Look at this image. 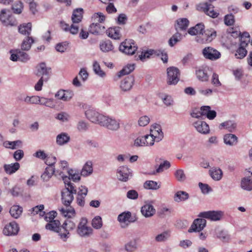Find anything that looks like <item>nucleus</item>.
Returning <instances> with one entry per match:
<instances>
[{
    "instance_id": "obj_57",
    "label": "nucleus",
    "mask_w": 252,
    "mask_h": 252,
    "mask_svg": "<svg viewBox=\"0 0 252 252\" xmlns=\"http://www.w3.org/2000/svg\"><path fill=\"white\" fill-rule=\"evenodd\" d=\"M170 166V162L167 160L164 161L161 163L159 166L157 168L156 171L153 173L156 174L158 173H160L163 171L164 169H167Z\"/></svg>"
},
{
    "instance_id": "obj_16",
    "label": "nucleus",
    "mask_w": 252,
    "mask_h": 252,
    "mask_svg": "<svg viewBox=\"0 0 252 252\" xmlns=\"http://www.w3.org/2000/svg\"><path fill=\"white\" fill-rule=\"evenodd\" d=\"M193 126L200 133L206 134L210 132L209 126L205 122L198 120L193 123Z\"/></svg>"
},
{
    "instance_id": "obj_12",
    "label": "nucleus",
    "mask_w": 252,
    "mask_h": 252,
    "mask_svg": "<svg viewBox=\"0 0 252 252\" xmlns=\"http://www.w3.org/2000/svg\"><path fill=\"white\" fill-rule=\"evenodd\" d=\"M19 227L15 221H12L6 224L3 229V233L6 236H12L17 234Z\"/></svg>"
},
{
    "instance_id": "obj_61",
    "label": "nucleus",
    "mask_w": 252,
    "mask_h": 252,
    "mask_svg": "<svg viewBox=\"0 0 252 252\" xmlns=\"http://www.w3.org/2000/svg\"><path fill=\"white\" fill-rule=\"evenodd\" d=\"M77 128L79 131H85L89 128V124L86 122L81 120L78 123Z\"/></svg>"
},
{
    "instance_id": "obj_35",
    "label": "nucleus",
    "mask_w": 252,
    "mask_h": 252,
    "mask_svg": "<svg viewBox=\"0 0 252 252\" xmlns=\"http://www.w3.org/2000/svg\"><path fill=\"white\" fill-rule=\"evenodd\" d=\"M70 137L67 134L62 133L57 135L56 138V142L59 145H63L68 142Z\"/></svg>"
},
{
    "instance_id": "obj_50",
    "label": "nucleus",
    "mask_w": 252,
    "mask_h": 252,
    "mask_svg": "<svg viewBox=\"0 0 252 252\" xmlns=\"http://www.w3.org/2000/svg\"><path fill=\"white\" fill-rule=\"evenodd\" d=\"M103 225L102 219L100 216H96L92 220V226L96 229H100Z\"/></svg>"
},
{
    "instance_id": "obj_51",
    "label": "nucleus",
    "mask_w": 252,
    "mask_h": 252,
    "mask_svg": "<svg viewBox=\"0 0 252 252\" xmlns=\"http://www.w3.org/2000/svg\"><path fill=\"white\" fill-rule=\"evenodd\" d=\"M131 214L130 212H123L120 214L118 217V220L121 223L130 222L129 220L131 217Z\"/></svg>"
},
{
    "instance_id": "obj_59",
    "label": "nucleus",
    "mask_w": 252,
    "mask_h": 252,
    "mask_svg": "<svg viewBox=\"0 0 252 252\" xmlns=\"http://www.w3.org/2000/svg\"><path fill=\"white\" fill-rule=\"evenodd\" d=\"M154 52V51L153 50L142 51L139 55V58L142 61H144L146 59L149 58L150 56L153 54Z\"/></svg>"
},
{
    "instance_id": "obj_60",
    "label": "nucleus",
    "mask_w": 252,
    "mask_h": 252,
    "mask_svg": "<svg viewBox=\"0 0 252 252\" xmlns=\"http://www.w3.org/2000/svg\"><path fill=\"white\" fill-rule=\"evenodd\" d=\"M44 208V207L43 205L36 206L32 208V214L33 215H35L36 214L39 213V215L40 216L43 217L45 215V212L43 211Z\"/></svg>"
},
{
    "instance_id": "obj_6",
    "label": "nucleus",
    "mask_w": 252,
    "mask_h": 252,
    "mask_svg": "<svg viewBox=\"0 0 252 252\" xmlns=\"http://www.w3.org/2000/svg\"><path fill=\"white\" fill-rule=\"evenodd\" d=\"M61 228L60 236L64 242H65L69 236V231L75 228V224L71 220H67L63 222Z\"/></svg>"
},
{
    "instance_id": "obj_7",
    "label": "nucleus",
    "mask_w": 252,
    "mask_h": 252,
    "mask_svg": "<svg viewBox=\"0 0 252 252\" xmlns=\"http://www.w3.org/2000/svg\"><path fill=\"white\" fill-rule=\"evenodd\" d=\"M69 170L67 162L64 160L61 161L59 167L55 169V176H60L64 183H66V182L70 181V178H68V176L65 175V173H67V171Z\"/></svg>"
},
{
    "instance_id": "obj_44",
    "label": "nucleus",
    "mask_w": 252,
    "mask_h": 252,
    "mask_svg": "<svg viewBox=\"0 0 252 252\" xmlns=\"http://www.w3.org/2000/svg\"><path fill=\"white\" fill-rule=\"evenodd\" d=\"M241 186L244 189L252 190V180L249 178H244L241 181Z\"/></svg>"
},
{
    "instance_id": "obj_15",
    "label": "nucleus",
    "mask_w": 252,
    "mask_h": 252,
    "mask_svg": "<svg viewBox=\"0 0 252 252\" xmlns=\"http://www.w3.org/2000/svg\"><path fill=\"white\" fill-rule=\"evenodd\" d=\"M117 176L120 181L126 182L129 177L131 176V172L128 167L121 166L118 169Z\"/></svg>"
},
{
    "instance_id": "obj_64",
    "label": "nucleus",
    "mask_w": 252,
    "mask_h": 252,
    "mask_svg": "<svg viewBox=\"0 0 252 252\" xmlns=\"http://www.w3.org/2000/svg\"><path fill=\"white\" fill-rule=\"evenodd\" d=\"M224 21L225 25L227 26H231L234 23V17L232 14L226 15L224 17Z\"/></svg>"
},
{
    "instance_id": "obj_32",
    "label": "nucleus",
    "mask_w": 252,
    "mask_h": 252,
    "mask_svg": "<svg viewBox=\"0 0 252 252\" xmlns=\"http://www.w3.org/2000/svg\"><path fill=\"white\" fill-rule=\"evenodd\" d=\"M99 47L103 52H108L113 49V46L109 40L102 41L100 42Z\"/></svg>"
},
{
    "instance_id": "obj_27",
    "label": "nucleus",
    "mask_w": 252,
    "mask_h": 252,
    "mask_svg": "<svg viewBox=\"0 0 252 252\" xmlns=\"http://www.w3.org/2000/svg\"><path fill=\"white\" fill-rule=\"evenodd\" d=\"M203 11L208 16L212 18H216L218 17L219 13L215 11L214 7L211 4H209L207 3L203 4Z\"/></svg>"
},
{
    "instance_id": "obj_39",
    "label": "nucleus",
    "mask_w": 252,
    "mask_h": 252,
    "mask_svg": "<svg viewBox=\"0 0 252 252\" xmlns=\"http://www.w3.org/2000/svg\"><path fill=\"white\" fill-rule=\"evenodd\" d=\"M144 188L147 189L157 190L160 188V185L154 181H147L143 185Z\"/></svg>"
},
{
    "instance_id": "obj_52",
    "label": "nucleus",
    "mask_w": 252,
    "mask_h": 252,
    "mask_svg": "<svg viewBox=\"0 0 252 252\" xmlns=\"http://www.w3.org/2000/svg\"><path fill=\"white\" fill-rule=\"evenodd\" d=\"M197 78L202 82H205L208 80L209 76L205 71L201 69H199L196 71Z\"/></svg>"
},
{
    "instance_id": "obj_8",
    "label": "nucleus",
    "mask_w": 252,
    "mask_h": 252,
    "mask_svg": "<svg viewBox=\"0 0 252 252\" xmlns=\"http://www.w3.org/2000/svg\"><path fill=\"white\" fill-rule=\"evenodd\" d=\"M167 83L169 85H175L179 80L180 71L175 67H170L167 69Z\"/></svg>"
},
{
    "instance_id": "obj_2",
    "label": "nucleus",
    "mask_w": 252,
    "mask_h": 252,
    "mask_svg": "<svg viewBox=\"0 0 252 252\" xmlns=\"http://www.w3.org/2000/svg\"><path fill=\"white\" fill-rule=\"evenodd\" d=\"M83 9L78 8L73 11L71 20L72 24L69 26V25L64 22H61V26L63 30L65 32H69L72 34H76L79 31V27L77 25L81 21L83 17Z\"/></svg>"
},
{
    "instance_id": "obj_56",
    "label": "nucleus",
    "mask_w": 252,
    "mask_h": 252,
    "mask_svg": "<svg viewBox=\"0 0 252 252\" xmlns=\"http://www.w3.org/2000/svg\"><path fill=\"white\" fill-rule=\"evenodd\" d=\"M93 70L96 74L100 77H103L105 76V72L101 69L99 63L96 61L94 62Z\"/></svg>"
},
{
    "instance_id": "obj_28",
    "label": "nucleus",
    "mask_w": 252,
    "mask_h": 252,
    "mask_svg": "<svg viewBox=\"0 0 252 252\" xmlns=\"http://www.w3.org/2000/svg\"><path fill=\"white\" fill-rule=\"evenodd\" d=\"M223 141L225 144L232 146L237 144L238 138L234 134H226L223 136Z\"/></svg>"
},
{
    "instance_id": "obj_13",
    "label": "nucleus",
    "mask_w": 252,
    "mask_h": 252,
    "mask_svg": "<svg viewBox=\"0 0 252 252\" xmlns=\"http://www.w3.org/2000/svg\"><path fill=\"white\" fill-rule=\"evenodd\" d=\"M206 220L204 219H195L189 228V232H200L205 227Z\"/></svg>"
},
{
    "instance_id": "obj_19",
    "label": "nucleus",
    "mask_w": 252,
    "mask_h": 252,
    "mask_svg": "<svg viewBox=\"0 0 252 252\" xmlns=\"http://www.w3.org/2000/svg\"><path fill=\"white\" fill-rule=\"evenodd\" d=\"M142 214L146 218L153 216L156 213V210L154 206L150 204H146L141 207Z\"/></svg>"
},
{
    "instance_id": "obj_54",
    "label": "nucleus",
    "mask_w": 252,
    "mask_h": 252,
    "mask_svg": "<svg viewBox=\"0 0 252 252\" xmlns=\"http://www.w3.org/2000/svg\"><path fill=\"white\" fill-rule=\"evenodd\" d=\"M137 243L135 240L130 241L125 246V250L127 252H133L137 249Z\"/></svg>"
},
{
    "instance_id": "obj_5",
    "label": "nucleus",
    "mask_w": 252,
    "mask_h": 252,
    "mask_svg": "<svg viewBox=\"0 0 252 252\" xmlns=\"http://www.w3.org/2000/svg\"><path fill=\"white\" fill-rule=\"evenodd\" d=\"M216 36V32L214 30H207L204 31L195 37V40L199 43L210 42Z\"/></svg>"
},
{
    "instance_id": "obj_30",
    "label": "nucleus",
    "mask_w": 252,
    "mask_h": 252,
    "mask_svg": "<svg viewBox=\"0 0 252 252\" xmlns=\"http://www.w3.org/2000/svg\"><path fill=\"white\" fill-rule=\"evenodd\" d=\"M106 33L111 38L119 39L121 37L120 28L118 27L109 28L106 31Z\"/></svg>"
},
{
    "instance_id": "obj_17",
    "label": "nucleus",
    "mask_w": 252,
    "mask_h": 252,
    "mask_svg": "<svg viewBox=\"0 0 252 252\" xmlns=\"http://www.w3.org/2000/svg\"><path fill=\"white\" fill-rule=\"evenodd\" d=\"M134 82L132 76H128L124 78L121 82L120 88L124 92L129 91L132 87Z\"/></svg>"
},
{
    "instance_id": "obj_49",
    "label": "nucleus",
    "mask_w": 252,
    "mask_h": 252,
    "mask_svg": "<svg viewBox=\"0 0 252 252\" xmlns=\"http://www.w3.org/2000/svg\"><path fill=\"white\" fill-rule=\"evenodd\" d=\"M134 68L135 67L134 64H127L126 66L124 67L123 69L119 72V77L129 74L134 69Z\"/></svg>"
},
{
    "instance_id": "obj_4",
    "label": "nucleus",
    "mask_w": 252,
    "mask_h": 252,
    "mask_svg": "<svg viewBox=\"0 0 252 252\" xmlns=\"http://www.w3.org/2000/svg\"><path fill=\"white\" fill-rule=\"evenodd\" d=\"M119 50L126 54L132 55L137 50V47L131 40L126 39L121 44Z\"/></svg>"
},
{
    "instance_id": "obj_18",
    "label": "nucleus",
    "mask_w": 252,
    "mask_h": 252,
    "mask_svg": "<svg viewBox=\"0 0 252 252\" xmlns=\"http://www.w3.org/2000/svg\"><path fill=\"white\" fill-rule=\"evenodd\" d=\"M74 94L71 91L59 90L55 94V97L59 99L67 101L71 99Z\"/></svg>"
},
{
    "instance_id": "obj_14",
    "label": "nucleus",
    "mask_w": 252,
    "mask_h": 252,
    "mask_svg": "<svg viewBox=\"0 0 252 252\" xmlns=\"http://www.w3.org/2000/svg\"><path fill=\"white\" fill-rule=\"evenodd\" d=\"M222 216L221 211H210L200 213L199 216L204 218L210 219L213 221H217L220 220Z\"/></svg>"
},
{
    "instance_id": "obj_29",
    "label": "nucleus",
    "mask_w": 252,
    "mask_h": 252,
    "mask_svg": "<svg viewBox=\"0 0 252 252\" xmlns=\"http://www.w3.org/2000/svg\"><path fill=\"white\" fill-rule=\"evenodd\" d=\"M204 30V26L202 23L197 24L194 27L188 30V33L191 35H199Z\"/></svg>"
},
{
    "instance_id": "obj_41",
    "label": "nucleus",
    "mask_w": 252,
    "mask_h": 252,
    "mask_svg": "<svg viewBox=\"0 0 252 252\" xmlns=\"http://www.w3.org/2000/svg\"><path fill=\"white\" fill-rule=\"evenodd\" d=\"M189 194L184 191H178L174 195V200L176 202H179L182 201H185L188 199Z\"/></svg>"
},
{
    "instance_id": "obj_43",
    "label": "nucleus",
    "mask_w": 252,
    "mask_h": 252,
    "mask_svg": "<svg viewBox=\"0 0 252 252\" xmlns=\"http://www.w3.org/2000/svg\"><path fill=\"white\" fill-rule=\"evenodd\" d=\"M32 31V24L28 23L21 25L19 27V32L23 34L29 35Z\"/></svg>"
},
{
    "instance_id": "obj_46",
    "label": "nucleus",
    "mask_w": 252,
    "mask_h": 252,
    "mask_svg": "<svg viewBox=\"0 0 252 252\" xmlns=\"http://www.w3.org/2000/svg\"><path fill=\"white\" fill-rule=\"evenodd\" d=\"M151 133L152 134L157 142L160 141L163 137V133L162 132L160 126L157 127V129H151Z\"/></svg>"
},
{
    "instance_id": "obj_1",
    "label": "nucleus",
    "mask_w": 252,
    "mask_h": 252,
    "mask_svg": "<svg viewBox=\"0 0 252 252\" xmlns=\"http://www.w3.org/2000/svg\"><path fill=\"white\" fill-rule=\"evenodd\" d=\"M65 188L62 191V200L65 208L60 210L62 214L65 217L71 218L75 215V210L71 207L67 208L74 199L73 194H76L77 190L75 187L70 181L64 183Z\"/></svg>"
},
{
    "instance_id": "obj_34",
    "label": "nucleus",
    "mask_w": 252,
    "mask_h": 252,
    "mask_svg": "<svg viewBox=\"0 0 252 252\" xmlns=\"http://www.w3.org/2000/svg\"><path fill=\"white\" fill-rule=\"evenodd\" d=\"M55 175V169L53 167H47L44 172L42 174L41 178L44 181H48L53 174Z\"/></svg>"
},
{
    "instance_id": "obj_26",
    "label": "nucleus",
    "mask_w": 252,
    "mask_h": 252,
    "mask_svg": "<svg viewBox=\"0 0 252 252\" xmlns=\"http://www.w3.org/2000/svg\"><path fill=\"white\" fill-rule=\"evenodd\" d=\"M237 127V124L233 121H227L220 124L219 128L220 129H225L229 132H234Z\"/></svg>"
},
{
    "instance_id": "obj_22",
    "label": "nucleus",
    "mask_w": 252,
    "mask_h": 252,
    "mask_svg": "<svg viewBox=\"0 0 252 252\" xmlns=\"http://www.w3.org/2000/svg\"><path fill=\"white\" fill-rule=\"evenodd\" d=\"M247 41H242L240 43L239 47L236 51L235 56L236 58L242 59H243L247 54V51L245 48V47L247 45Z\"/></svg>"
},
{
    "instance_id": "obj_21",
    "label": "nucleus",
    "mask_w": 252,
    "mask_h": 252,
    "mask_svg": "<svg viewBox=\"0 0 252 252\" xmlns=\"http://www.w3.org/2000/svg\"><path fill=\"white\" fill-rule=\"evenodd\" d=\"M36 68V75L48 77V79H49V73L50 68L47 67L45 63H40L37 66Z\"/></svg>"
},
{
    "instance_id": "obj_3",
    "label": "nucleus",
    "mask_w": 252,
    "mask_h": 252,
    "mask_svg": "<svg viewBox=\"0 0 252 252\" xmlns=\"http://www.w3.org/2000/svg\"><path fill=\"white\" fill-rule=\"evenodd\" d=\"M78 234L81 236L88 237L93 233V229L88 225V220L83 218L80 220L77 230Z\"/></svg>"
},
{
    "instance_id": "obj_20",
    "label": "nucleus",
    "mask_w": 252,
    "mask_h": 252,
    "mask_svg": "<svg viewBox=\"0 0 252 252\" xmlns=\"http://www.w3.org/2000/svg\"><path fill=\"white\" fill-rule=\"evenodd\" d=\"M4 12V10H2L1 11L0 14V20L5 26H14L17 25V22L15 18L12 16V15H9L8 16L6 19L3 18V13Z\"/></svg>"
},
{
    "instance_id": "obj_25",
    "label": "nucleus",
    "mask_w": 252,
    "mask_h": 252,
    "mask_svg": "<svg viewBox=\"0 0 252 252\" xmlns=\"http://www.w3.org/2000/svg\"><path fill=\"white\" fill-rule=\"evenodd\" d=\"M90 32L94 34H99L104 32L105 28L103 26H101L99 23H92L90 26Z\"/></svg>"
},
{
    "instance_id": "obj_31",
    "label": "nucleus",
    "mask_w": 252,
    "mask_h": 252,
    "mask_svg": "<svg viewBox=\"0 0 252 252\" xmlns=\"http://www.w3.org/2000/svg\"><path fill=\"white\" fill-rule=\"evenodd\" d=\"M20 168V164L15 162L9 164H4L3 168L5 172L8 174H12L17 171Z\"/></svg>"
},
{
    "instance_id": "obj_58",
    "label": "nucleus",
    "mask_w": 252,
    "mask_h": 252,
    "mask_svg": "<svg viewBox=\"0 0 252 252\" xmlns=\"http://www.w3.org/2000/svg\"><path fill=\"white\" fill-rule=\"evenodd\" d=\"M174 176L179 182H183L186 179V175L182 169L177 170L174 173Z\"/></svg>"
},
{
    "instance_id": "obj_55",
    "label": "nucleus",
    "mask_w": 252,
    "mask_h": 252,
    "mask_svg": "<svg viewBox=\"0 0 252 252\" xmlns=\"http://www.w3.org/2000/svg\"><path fill=\"white\" fill-rule=\"evenodd\" d=\"M68 178H70L74 182H77L80 180V176L78 173L71 169L67 171Z\"/></svg>"
},
{
    "instance_id": "obj_10",
    "label": "nucleus",
    "mask_w": 252,
    "mask_h": 252,
    "mask_svg": "<svg viewBox=\"0 0 252 252\" xmlns=\"http://www.w3.org/2000/svg\"><path fill=\"white\" fill-rule=\"evenodd\" d=\"M85 115L87 118L91 122L100 125V122L102 121L101 119H102V117H104L103 115L100 114L95 110L92 109L86 110L85 112Z\"/></svg>"
},
{
    "instance_id": "obj_37",
    "label": "nucleus",
    "mask_w": 252,
    "mask_h": 252,
    "mask_svg": "<svg viewBox=\"0 0 252 252\" xmlns=\"http://www.w3.org/2000/svg\"><path fill=\"white\" fill-rule=\"evenodd\" d=\"M23 212V208L18 205H14L10 209L9 213L11 216L15 219L18 218Z\"/></svg>"
},
{
    "instance_id": "obj_40",
    "label": "nucleus",
    "mask_w": 252,
    "mask_h": 252,
    "mask_svg": "<svg viewBox=\"0 0 252 252\" xmlns=\"http://www.w3.org/2000/svg\"><path fill=\"white\" fill-rule=\"evenodd\" d=\"M21 100H23L25 103L30 104H38L39 103V96L33 95L32 96H26L22 97Z\"/></svg>"
},
{
    "instance_id": "obj_47",
    "label": "nucleus",
    "mask_w": 252,
    "mask_h": 252,
    "mask_svg": "<svg viewBox=\"0 0 252 252\" xmlns=\"http://www.w3.org/2000/svg\"><path fill=\"white\" fill-rule=\"evenodd\" d=\"M182 34L177 32L172 35L168 41L169 45L173 47L177 42L180 41L182 39Z\"/></svg>"
},
{
    "instance_id": "obj_53",
    "label": "nucleus",
    "mask_w": 252,
    "mask_h": 252,
    "mask_svg": "<svg viewBox=\"0 0 252 252\" xmlns=\"http://www.w3.org/2000/svg\"><path fill=\"white\" fill-rule=\"evenodd\" d=\"M170 236V232L165 231L158 234L155 238V240L158 242H164L167 240Z\"/></svg>"
},
{
    "instance_id": "obj_38",
    "label": "nucleus",
    "mask_w": 252,
    "mask_h": 252,
    "mask_svg": "<svg viewBox=\"0 0 252 252\" xmlns=\"http://www.w3.org/2000/svg\"><path fill=\"white\" fill-rule=\"evenodd\" d=\"M3 146L6 148L11 149H16L22 146V141L16 140L14 141H6L3 143Z\"/></svg>"
},
{
    "instance_id": "obj_23",
    "label": "nucleus",
    "mask_w": 252,
    "mask_h": 252,
    "mask_svg": "<svg viewBox=\"0 0 252 252\" xmlns=\"http://www.w3.org/2000/svg\"><path fill=\"white\" fill-rule=\"evenodd\" d=\"M60 222L58 220H53L49 221L46 225V228L47 229L58 232L59 234L62 230V226H60Z\"/></svg>"
},
{
    "instance_id": "obj_45",
    "label": "nucleus",
    "mask_w": 252,
    "mask_h": 252,
    "mask_svg": "<svg viewBox=\"0 0 252 252\" xmlns=\"http://www.w3.org/2000/svg\"><path fill=\"white\" fill-rule=\"evenodd\" d=\"M33 39L32 37L28 36L24 40L21 45L22 50L28 51L30 49L32 44L33 43Z\"/></svg>"
},
{
    "instance_id": "obj_33",
    "label": "nucleus",
    "mask_w": 252,
    "mask_h": 252,
    "mask_svg": "<svg viewBox=\"0 0 252 252\" xmlns=\"http://www.w3.org/2000/svg\"><path fill=\"white\" fill-rule=\"evenodd\" d=\"M93 170L92 162L91 161H88L84 165L81 171V174L83 176H88L92 173Z\"/></svg>"
},
{
    "instance_id": "obj_48",
    "label": "nucleus",
    "mask_w": 252,
    "mask_h": 252,
    "mask_svg": "<svg viewBox=\"0 0 252 252\" xmlns=\"http://www.w3.org/2000/svg\"><path fill=\"white\" fill-rule=\"evenodd\" d=\"M93 23H102L105 20V17L101 12L95 13L94 14L92 18Z\"/></svg>"
},
{
    "instance_id": "obj_9",
    "label": "nucleus",
    "mask_w": 252,
    "mask_h": 252,
    "mask_svg": "<svg viewBox=\"0 0 252 252\" xmlns=\"http://www.w3.org/2000/svg\"><path fill=\"white\" fill-rule=\"evenodd\" d=\"M102 119L100 126L113 131L117 130L120 128V123L116 120L105 116L102 117Z\"/></svg>"
},
{
    "instance_id": "obj_42",
    "label": "nucleus",
    "mask_w": 252,
    "mask_h": 252,
    "mask_svg": "<svg viewBox=\"0 0 252 252\" xmlns=\"http://www.w3.org/2000/svg\"><path fill=\"white\" fill-rule=\"evenodd\" d=\"M39 103L38 104L44 105L52 108H55V104L54 103L53 99L47 98L43 97H39Z\"/></svg>"
},
{
    "instance_id": "obj_24",
    "label": "nucleus",
    "mask_w": 252,
    "mask_h": 252,
    "mask_svg": "<svg viewBox=\"0 0 252 252\" xmlns=\"http://www.w3.org/2000/svg\"><path fill=\"white\" fill-rule=\"evenodd\" d=\"M189 25V21L187 18H181L176 21L175 28L176 31L186 30Z\"/></svg>"
},
{
    "instance_id": "obj_63",
    "label": "nucleus",
    "mask_w": 252,
    "mask_h": 252,
    "mask_svg": "<svg viewBox=\"0 0 252 252\" xmlns=\"http://www.w3.org/2000/svg\"><path fill=\"white\" fill-rule=\"evenodd\" d=\"M18 57L19 61L24 63L27 62L30 59V57L27 53L20 50H18Z\"/></svg>"
},
{
    "instance_id": "obj_36",
    "label": "nucleus",
    "mask_w": 252,
    "mask_h": 252,
    "mask_svg": "<svg viewBox=\"0 0 252 252\" xmlns=\"http://www.w3.org/2000/svg\"><path fill=\"white\" fill-rule=\"evenodd\" d=\"M210 175L216 181L220 180L222 176V171L220 168H214L210 170Z\"/></svg>"
},
{
    "instance_id": "obj_62",
    "label": "nucleus",
    "mask_w": 252,
    "mask_h": 252,
    "mask_svg": "<svg viewBox=\"0 0 252 252\" xmlns=\"http://www.w3.org/2000/svg\"><path fill=\"white\" fill-rule=\"evenodd\" d=\"M55 118L62 122H67L68 121L69 115L66 112H62L58 114Z\"/></svg>"
},
{
    "instance_id": "obj_11",
    "label": "nucleus",
    "mask_w": 252,
    "mask_h": 252,
    "mask_svg": "<svg viewBox=\"0 0 252 252\" xmlns=\"http://www.w3.org/2000/svg\"><path fill=\"white\" fill-rule=\"evenodd\" d=\"M202 53L205 58L212 61L216 60L220 57V53L211 47H205L203 50Z\"/></svg>"
}]
</instances>
